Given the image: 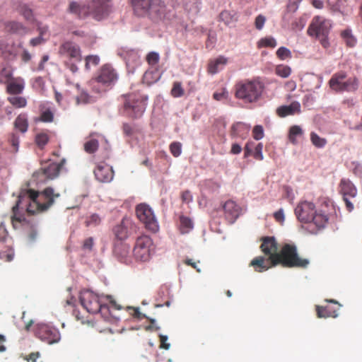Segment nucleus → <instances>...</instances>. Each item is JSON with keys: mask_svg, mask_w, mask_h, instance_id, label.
Wrapping results in <instances>:
<instances>
[{"mask_svg": "<svg viewBox=\"0 0 362 362\" xmlns=\"http://www.w3.org/2000/svg\"><path fill=\"white\" fill-rule=\"evenodd\" d=\"M170 153L175 157H178L182 153V144L180 142H173L170 145Z\"/></svg>", "mask_w": 362, "mask_h": 362, "instance_id": "4d7b16f0", "label": "nucleus"}, {"mask_svg": "<svg viewBox=\"0 0 362 362\" xmlns=\"http://www.w3.org/2000/svg\"><path fill=\"white\" fill-rule=\"evenodd\" d=\"M7 100L16 108H23L27 105V100L22 96H9Z\"/></svg>", "mask_w": 362, "mask_h": 362, "instance_id": "79ce46f5", "label": "nucleus"}, {"mask_svg": "<svg viewBox=\"0 0 362 362\" xmlns=\"http://www.w3.org/2000/svg\"><path fill=\"white\" fill-rule=\"evenodd\" d=\"M276 54V56L278 57V58H279L281 60H284L286 59L291 57V51L285 47H279L277 49Z\"/></svg>", "mask_w": 362, "mask_h": 362, "instance_id": "3c124183", "label": "nucleus"}, {"mask_svg": "<svg viewBox=\"0 0 362 362\" xmlns=\"http://www.w3.org/2000/svg\"><path fill=\"white\" fill-rule=\"evenodd\" d=\"M14 127L21 133H25L28 129V121L26 114H20L15 119Z\"/></svg>", "mask_w": 362, "mask_h": 362, "instance_id": "72a5a7b5", "label": "nucleus"}, {"mask_svg": "<svg viewBox=\"0 0 362 362\" xmlns=\"http://www.w3.org/2000/svg\"><path fill=\"white\" fill-rule=\"evenodd\" d=\"M35 333L37 337L49 344L57 343L61 339L59 330L46 324L37 325Z\"/></svg>", "mask_w": 362, "mask_h": 362, "instance_id": "4468645a", "label": "nucleus"}, {"mask_svg": "<svg viewBox=\"0 0 362 362\" xmlns=\"http://www.w3.org/2000/svg\"><path fill=\"white\" fill-rule=\"evenodd\" d=\"M18 12L27 21L33 22L34 21V14L33 10L26 4L19 6Z\"/></svg>", "mask_w": 362, "mask_h": 362, "instance_id": "58836bf2", "label": "nucleus"}, {"mask_svg": "<svg viewBox=\"0 0 362 362\" xmlns=\"http://www.w3.org/2000/svg\"><path fill=\"white\" fill-rule=\"evenodd\" d=\"M170 94L173 98H180L185 95V89L183 88L181 82H173V87L170 90Z\"/></svg>", "mask_w": 362, "mask_h": 362, "instance_id": "c03bdc74", "label": "nucleus"}, {"mask_svg": "<svg viewBox=\"0 0 362 362\" xmlns=\"http://www.w3.org/2000/svg\"><path fill=\"white\" fill-rule=\"evenodd\" d=\"M8 141L13 147V151L14 152H17L18 151L19 142H20L18 135H17L16 133L11 134V135L8 138Z\"/></svg>", "mask_w": 362, "mask_h": 362, "instance_id": "5fc2aeb1", "label": "nucleus"}, {"mask_svg": "<svg viewBox=\"0 0 362 362\" xmlns=\"http://www.w3.org/2000/svg\"><path fill=\"white\" fill-rule=\"evenodd\" d=\"M250 266L252 267L255 272H262L267 271L272 267L275 265L272 264L271 259H265L263 256H259L254 258L250 263Z\"/></svg>", "mask_w": 362, "mask_h": 362, "instance_id": "b1692460", "label": "nucleus"}, {"mask_svg": "<svg viewBox=\"0 0 362 362\" xmlns=\"http://www.w3.org/2000/svg\"><path fill=\"white\" fill-rule=\"evenodd\" d=\"M128 309L130 310V315H132L134 318L141 320L144 318H147V317L142 314L139 308H128Z\"/></svg>", "mask_w": 362, "mask_h": 362, "instance_id": "e2e57ef3", "label": "nucleus"}, {"mask_svg": "<svg viewBox=\"0 0 362 362\" xmlns=\"http://www.w3.org/2000/svg\"><path fill=\"white\" fill-rule=\"evenodd\" d=\"M295 214L298 219L303 223H313L317 228H322L328 221L327 215L317 212L313 203L301 202L295 209Z\"/></svg>", "mask_w": 362, "mask_h": 362, "instance_id": "423d86ee", "label": "nucleus"}, {"mask_svg": "<svg viewBox=\"0 0 362 362\" xmlns=\"http://www.w3.org/2000/svg\"><path fill=\"white\" fill-rule=\"evenodd\" d=\"M102 221L101 217L98 214H92L87 216L85 221L86 227H95L100 224Z\"/></svg>", "mask_w": 362, "mask_h": 362, "instance_id": "49530a36", "label": "nucleus"}, {"mask_svg": "<svg viewBox=\"0 0 362 362\" xmlns=\"http://www.w3.org/2000/svg\"><path fill=\"white\" fill-rule=\"evenodd\" d=\"M106 300L109 301L110 305H107L110 310V314H109V318L105 319L106 321L113 322L119 319V317L115 316L112 313L113 310H119L122 309V306L117 303V302L112 299L111 296H106Z\"/></svg>", "mask_w": 362, "mask_h": 362, "instance_id": "c9c22d12", "label": "nucleus"}, {"mask_svg": "<svg viewBox=\"0 0 362 362\" xmlns=\"http://www.w3.org/2000/svg\"><path fill=\"white\" fill-rule=\"evenodd\" d=\"M134 228V224L132 221L124 217L121 222L113 228L112 232L117 240L123 241L131 235Z\"/></svg>", "mask_w": 362, "mask_h": 362, "instance_id": "dca6fc26", "label": "nucleus"}, {"mask_svg": "<svg viewBox=\"0 0 362 362\" xmlns=\"http://www.w3.org/2000/svg\"><path fill=\"white\" fill-rule=\"evenodd\" d=\"M95 178L101 182H109L114 177L112 168L105 163H98L94 170Z\"/></svg>", "mask_w": 362, "mask_h": 362, "instance_id": "a211bd4d", "label": "nucleus"}, {"mask_svg": "<svg viewBox=\"0 0 362 362\" xmlns=\"http://www.w3.org/2000/svg\"><path fill=\"white\" fill-rule=\"evenodd\" d=\"M359 88V79L356 76H351L346 78L344 81L341 93H354L357 91Z\"/></svg>", "mask_w": 362, "mask_h": 362, "instance_id": "c756f323", "label": "nucleus"}, {"mask_svg": "<svg viewBox=\"0 0 362 362\" xmlns=\"http://www.w3.org/2000/svg\"><path fill=\"white\" fill-rule=\"evenodd\" d=\"M112 0H90L88 4V16L100 21L107 17L111 11Z\"/></svg>", "mask_w": 362, "mask_h": 362, "instance_id": "f8f14e48", "label": "nucleus"}, {"mask_svg": "<svg viewBox=\"0 0 362 362\" xmlns=\"http://www.w3.org/2000/svg\"><path fill=\"white\" fill-rule=\"evenodd\" d=\"M264 85L257 79H245L235 85V96L245 103L256 102L261 96Z\"/></svg>", "mask_w": 362, "mask_h": 362, "instance_id": "39448f33", "label": "nucleus"}, {"mask_svg": "<svg viewBox=\"0 0 362 362\" xmlns=\"http://www.w3.org/2000/svg\"><path fill=\"white\" fill-rule=\"evenodd\" d=\"M341 36L344 40L347 46L353 47L356 43V39L351 34V31L349 29L344 30L341 32Z\"/></svg>", "mask_w": 362, "mask_h": 362, "instance_id": "37998d69", "label": "nucleus"}, {"mask_svg": "<svg viewBox=\"0 0 362 362\" xmlns=\"http://www.w3.org/2000/svg\"><path fill=\"white\" fill-rule=\"evenodd\" d=\"M122 130L123 133L127 136H132L135 133L136 130L133 125L128 124V123H124L122 125Z\"/></svg>", "mask_w": 362, "mask_h": 362, "instance_id": "052dcab7", "label": "nucleus"}, {"mask_svg": "<svg viewBox=\"0 0 362 362\" xmlns=\"http://www.w3.org/2000/svg\"><path fill=\"white\" fill-rule=\"evenodd\" d=\"M59 54L69 60L65 64L72 73L78 71V66L73 62H80L82 59L81 50L78 45L71 41H66L60 45Z\"/></svg>", "mask_w": 362, "mask_h": 362, "instance_id": "9d476101", "label": "nucleus"}, {"mask_svg": "<svg viewBox=\"0 0 362 362\" xmlns=\"http://www.w3.org/2000/svg\"><path fill=\"white\" fill-rule=\"evenodd\" d=\"M346 76V73L343 71L334 74L328 82L330 89L336 93H341L342 86Z\"/></svg>", "mask_w": 362, "mask_h": 362, "instance_id": "4be33fe9", "label": "nucleus"}, {"mask_svg": "<svg viewBox=\"0 0 362 362\" xmlns=\"http://www.w3.org/2000/svg\"><path fill=\"white\" fill-rule=\"evenodd\" d=\"M273 257L274 265L281 264L284 267L305 269L310 264L308 259L302 258L298 255L296 246L291 244H285L279 254Z\"/></svg>", "mask_w": 362, "mask_h": 362, "instance_id": "7ed1b4c3", "label": "nucleus"}, {"mask_svg": "<svg viewBox=\"0 0 362 362\" xmlns=\"http://www.w3.org/2000/svg\"><path fill=\"white\" fill-rule=\"evenodd\" d=\"M219 18L220 20L227 25L238 21V18L235 13L227 10L223 11L220 13Z\"/></svg>", "mask_w": 362, "mask_h": 362, "instance_id": "4c0bfd02", "label": "nucleus"}, {"mask_svg": "<svg viewBox=\"0 0 362 362\" xmlns=\"http://www.w3.org/2000/svg\"><path fill=\"white\" fill-rule=\"evenodd\" d=\"M66 160L63 158L59 163L54 162L49 163L36 172L34 174V177L40 181H45L47 179H54L58 176Z\"/></svg>", "mask_w": 362, "mask_h": 362, "instance_id": "2eb2a0df", "label": "nucleus"}, {"mask_svg": "<svg viewBox=\"0 0 362 362\" xmlns=\"http://www.w3.org/2000/svg\"><path fill=\"white\" fill-rule=\"evenodd\" d=\"M263 145L262 143H259L255 147V150L252 153L253 157L258 160H262L264 158L262 154Z\"/></svg>", "mask_w": 362, "mask_h": 362, "instance_id": "bf43d9fd", "label": "nucleus"}, {"mask_svg": "<svg viewBox=\"0 0 362 362\" xmlns=\"http://www.w3.org/2000/svg\"><path fill=\"white\" fill-rule=\"evenodd\" d=\"M69 11L77 15L79 18H84L88 16L87 5L81 6L76 1H72L70 3L69 6Z\"/></svg>", "mask_w": 362, "mask_h": 362, "instance_id": "2f4dec72", "label": "nucleus"}, {"mask_svg": "<svg viewBox=\"0 0 362 362\" xmlns=\"http://www.w3.org/2000/svg\"><path fill=\"white\" fill-rule=\"evenodd\" d=\"M80 302L89 313H100L104 319L109 318L110 310L104 302V297H100L93 291L86 290L80 294Z\"/></svg>", "mask_w": 362, "mask_h": 362, "instance_id": "6e6552de", "label": "nucleus"}, {"mask_svg": "<svg viewBox=\"0 0 362 362\" xmlns=\"http://www.w3.org/2000/svg\"><path fill=\"white\" fill-rule=\"evenodd\" d=\"M252 136L255 140H260L264 137V129L262 126L256 125L252 129Z\"/></svg>", "mask_w": 362, "mask_h": 362, "instance_id": "13d9d810", "label": "nucleus"}, {"mask_svg": "<svg viewBox=\"0 0 362 362\" xmlns=\"http://www.w3.org/2000/svg\"><path fill=\"white\" fill-rule=\"evenodd\" d=\"M223 210L227 218L233 221L236 219L240 214L239 206L233 200H228L223 205Z\"/></svg>", "mask_w": 362, "mask_h": 362, "instance_id": "c85d7f7f", "label": "nucleus"}, {"mask_svg": "<svg viewBox=\"0 0 362 362\" xmlns=\"http://www.w3.org/2000/svg\"><path fill=\"white\" fill-rule=\"evenodd\" d=\"M40 117L35 118V122L51 123L54 121V108L48 103H42L39 105Z\"/></svg>", "mask_w": 362, "mask_h": 362, "instance_id": "aec40b11", "label": "nucleus"}, {"mask_svg": "<svg viewBox=\"0 0 362 362\" xmlns=\"http://www.w3.org/2000/svg\"><path fill=\"white\" fill-rule=\"evenodd\" d=\"M180 230L182 234L189 233L193 228V222L192 221L185 216H181L180 217Z\"/></svg>", "mask_w": 362, "mask_h": 362, "instance_id": "e433bc0d", "label": "nucleus"}, {"mask_svg": "<svg viewBox=\"0 0 362 362\" xmlns=\"http://www.w3.org/2000/svg\"><path fill=\"white\" fill-rule=\"evenodd\" d=\"M250 130V125L243 122H236L231 127L230 134L233 137L245 139Z\"/></svg>", "mask_w": 362, "mask_h": 362, "instance_id": "cd10ccee", "label": "nucleus"}, {"mask_svg": "<svg viewBox=\"0 0 362 362\" xmlns=\"http://www.w3.org/2000/svg\"><path fill=\"white\" fill-rule=\"evenodd\" d=\"M310 141L316 148H324L327 143L326 139L320 137L315 132L310 133Z\"/></svg>", "mask_w": 362, "mask_h": 362, "instance_id": "a18cd8bd", "label": "nucleus"}, {"mask_svg": "<svg viewBox=\"0 0 362 362\" xmlns=\"http://www.w3.org/2000/svg\"><path fill=\"white\" fill-rule=\"evenodd\" d=\"M159 59V54L155 52L148 53L146 57L148 64L152 66L156 65L158 63Z\"/></svg>", "mask_w": 362, "mask_h": 362, "instance_id": "864d4df0", "label": "nucleus"}, {"mask_svg": "<svg viewBox=\"0 0 362 362\" xmlns=\"http://www.w3.org/2000/svg\"><path fill=\"white\" fill-rule=\"evenodd\" d=\"M303 131L298 125H293L289 128L288 134V139L293 145L298 144V139L303 136Z\"/></svg>", "mask_w": 362, "mask_h": 362, "instance_id": "7c9ffc66", "label": "nucleus"}, {"mask_svg": "<svg viewBox=\"0 0 362 362\" xmlns=\"http://www.w3.org/2000/svg\"><path fill=\"white\" fill-rule=\"evenodd\" d=\"M152 240L148 235H141L136 238L133 254L135 259L140 262H146L150 259Z\"/></svg>", "mask_w": 362, "mask_h": 362, "instance_id": "ddd939ff", "label": "nucleus"}, {"mask_svg": "<svg viewBox=\"0 0 362 362\" xmlns=\"http://www.w3.org/2000/svg\"><path fill=\"white\" fill-rule=\"evenodd\" d=\"M332 24L329 20L325 19L321 16H315L312 20L307 33L311 37H315L320 41L321 45L327 48L329 43L328 41V35L329 33Z\"/></svg>", "mask_w": 362, "mask_h": 362, "instance_id": "1a4fd4ad", "label": "nucleus"}, {"mask_svg": "<svg viewBox=\"0 0 362 362\" xmlns=\"http://www.w3.org/2000/svg\"><path fill=\"white\" fill-rule=\"evenodd\" d=\"M276 46V41L272 37H266L262 38L257 42V47L259 48H261V47H271V48H274Z\"/></svg>", "mask_w": 362, "mask_h": 362, "instance_id": "de8ad7c7", "label": "nucleus"}, {"mask_svg": "<svg viewBox=\"0 0 362 362\" xmlns=\"http://www.w3.org/2000/svg\"><path fill=\"white\" fill-rule=\"evenodd\" d=\"M4 31L11 34H16L18 35H25L28 33V29L24 26L21 23L8 21L3 23Z\"/></svg>", "mask_w": 362, "mask_h": 362, "instance_id": "412c9836", "label": "nucleus"}, {"mask_svg": "<svg viewBox=\"0 0 362 362\" xmlns=\"http://www.w3.org/2000/svg\"><path fill=\"white\" fill-rule=\"evenodd\" d=\"M328 5L334 11H339L341 8L340 0H327Z\"/></svg>", "mask_w": 362, "mask_h": 362, "instance_id": "338daca9", "label": "nucleus"}, {"mask_svg": "<svg viewBox=\"0 0 362 362\" xmlns=\"http://www.w3.org/2000/svg\"><path fill=\"white\" fill-rule=\"evenodd\" d=\"M137 218L142 222L145 228L153 233L158 230V223L152 209L146 204H140L136 208Z\"/></svg>", "mask_w": 362, "mask_h": 362, "instance_id": "9b49d317", "label": "nucleus"}, {"mask_svg": "<svg viewBox=\"0 0 362 362\" xmlns=\"http://www.w3.org/2000/svg\"><path fill=\"white\" fill-rule=\"evenodd\" d=\"M147 99L146 96L139 93L123 95L121 114L134 119L140 118L146 110Z\"/></svg>", "mask_w": 362, "mask_h": 362, "instance_id": "0eeeda50", "label": "nucleus"}, {"mask_svg": "<svg viewBox=\"0 0 362 362\" xmlns=\"http://www.w3.org/2000/svg\"><path fill=\"white\" fill-rule=\"evenodd\" d=\"M228 97V92L226 88H223L220 92H215L213 94V98L217 101H221L223 99H227Z\"/></svg>", "mask_w": 362, "mask_h": 362, "instance_id": "680f3d73", "label": "nucleus"}, {"mask_svg": "<svg viewBox=\"0 0 362 362\" xmlns=\"http://www.w3.org/2000/svg\"><path fill=\"white\" fill-rule=\"evenodd\" d=\"M24 88L25 81L22 78H13L6 85V92L11 95H19L23 93Z\"/></svg>", "mask_w": 362, "mask_h": 362, "instance_id": "bb28decb", "label": "nucleus"}, {"mask_svg": "<svg viewBox=\"0 0 362 362\" xmlns=\"http://www.w3.org/2000/svg\"><path fill=\"white\" fill-rule=\"evenodd\" d=\"M25 194L28 199L26 211L30 214L46 211L54 204V199L60 196L59 193H54L52 187H47L42 192L29 189Z\"/></svg>", "mask_w": 362, "mask_h": 362, "instance_id": "f03ea898", "label": "nucleus"}, {"mask_svg": "<svg viewBox=\"0 0 362 362\" xmlns=\"http://www.w3.org/2000/svg\"><path fill=\"white\" fill-rule=\"evenodd\" d=\"M300 112V105L298 102H293L289 105H282L276 109V114L280 117H285Z\"/></svg>", "mask_w": 362, "mask_h": 362, "instance_id": "a878e982", "label": "nucleus"}, {"mask_svg": "<svg viewBox=\"0 0 362 362\" xmlns=\"http://www.w3.org/2000/svg\"><path fill=\"white\" fill-rule=\"evenodd\" d=\"M134 14L138 17L148 18L158 22L163 20L166 13L164 0H129Z\"/></svg>", "mask_w": 362, "mask_h": 362, "instance_id": "f257e3e1", "label": "nucleus"}, {"mask_svg": "<svg viewBox=\"0 0 362 362\" xmlns=\"http://www.w3.org/2000/svg\"><path fill=\"white\" fill-rule=\"evenodd\" d=\"M86 68L90 69V65L96 66L100 62V58L97 55H88L86 57Z\"/></svg>", "mask_w": 362, "mask_h": 362, "instance_id": "6e6d98bb", "label": "nucleus"}, {"mask_svg": "<svg viewBox=\"0 0 362 362\" xmlns=\"http://www.w3.org/2000/svg\"><path fill=\"white\" fill-rule=\"evenodd\" d=\"M275 73L282 78H287L290 76L291 69L287 65L280 64L276 66Z\"/></svg>", "mask_w": 362, "mask_h": 362, "instance_id": "09e8293b", "label": "nucleus"}, {"mask_svg": "<svg viewBox=\"0 0 362 362\" xmlns=\"http://www.w3.org/2000/svg\"><path fill=\"white\" fill-rule=\"evenodd\" d=\"M262 244L260 245L261 250L264 255L271 259L272 264L274 265V255L279 254L278 245L274 237H263L262 238Z\"/></svg>", "mask_w": 362, "mask_h": 362, "instance_id": "6ab92c4d", "label": "nucleus"}, {"mask_svg": "<svg viewBox=\"0 0 362 362\" xmlns=\"http://www.w3.org/2000/svg\"><path fill=\"white\" fill-rule=\"evenodd\" d=\"M339 189V192L342 194L343 197H349L354 198L357 194V189L356 187L349 179H341Z\"/></svg>", "mask_w": 362, "mask_h": 362, "instance_id": "393cba45", "label": "nucleus"}, {"mask_svg": "<svg viewBox=\"0 0 362 362\" xmlns=\"http://www.w3.org/2000/svg\"><path fill=\"white\" fill-rule=\"evenodd\" d=\"M49 141V137L47 134L40 133L37 134L35 137V142L38 146L42 148L45 146Z\"/></svg>", "mask_w": 362, "mask_h": 362, "instance_id": "603ef678", "label": "nucleus"}, {"mask_svg": "<svg viewBox=\"0 0 362 362\" xmlns=\"http://www.w3.org/2000/svg\"><path fill=\"white\" fill-rule=\"evenodd\" d=\"M13 78H12V72L8 68H4L0 71V83L8 84Z\"/></svg>", "mask_w": 362, "mask_h": 362, "instance_id": "8fccbe9b", "label": "nucleus"}, {"mask_svg": "<svg viewBox=\"0 0 362 362\" xmlns=\"http://www.w3.org/2000/svg\"><path fill=\"white\" fill-rule=\"evenodd\" d=\"M21 196L19 197V199L16 204L12 207L13 215L11 216V223L13 228H16L18 227V224H21L25 221V218L22 216H18V211L19 208V205L21 203Z\"/></svg>", "mask_w": 362, "mask_h": 362, "instance_id": "f704fd0d", "label": "nucleus"}, {"mask_svg": "<svg viewBox=\"0 0 362 362\" xmlns=\"http://www.w3.org/2000/svg\"><path fill=\"white\" fill-rule=\"evenodd\" d=\"M99 146V143L98 139L94 138H88L86 141L84 143L83 147L84 150L88 153H95Z\"/></svg>", "mask_w": 362, "mask_h": 362, "instance_id": "ea45409f", "label": "nucleus"}, {"mask_svg": "<svg viewBox=\"0 0 362 362\" xmlns=\"http://www.w3.org/2000/svg\"><path fill=\"white\" fill-rule=\"evenodd\" d=\"M114 253L120 262L129 263L130 262V247L122 242L117 243L114 247Z\"/></svg>", "mask_w": 362, "mask_h": 362, "instance_id": "5701e85b", "label": "nucleus"}, {"mask_svg": "<svg viewBox=\"0 0 362 362\" xmlns=\"http://www.w3.org/2000/svg\"><path fill=\"white\" fill-rule=\"evenodd\" d=\"M117 71L110 64L103 65L90 81L92 90L103 93L111 89L118 80Z\"/></svg>", "mask_w": 362, "mask_h": 362, "instance_id": "20e7f679", "label": "nucleus"}, {"mask_svg": "<svg viewBox=\"0 0 362 362\" xmlns=\"http://www.w3.org/2000/svg\"><path fill=\"white\" fill-rule=\"evenodd\" d=\"M181 199L183 202L189 203L192 200V196L189 190H185L182 192Z\"/></svg>", "mask_w": 362, "mask_h": 362, "instance_id": "774afa93", "label": "nucleus"}, {"mask_svg": "<svg viewBox=\"0 0 362 362\" xmlns=\"http://www.w3.org/2000/svg\"><path fill=\"white\" fill-rule=\"evenodd\" d=\"M265 21H266V18H265V17L264 16L258 15L256 17V18H255V28L257 30L262 29V28L264 27Z\"/></svg>", "mask_w": 362, "mask_h": 362, "instance_id": "69168bd1", "label": "nucleus"}, {"mask_svg": "<svg viewBox=\"0 0 362 362\" xmlns=\"http://www.w3.org/2000/svg\"><path fill=\"white\" fill-rule=\"evenodd\" d=\"M93 102H95L94 98L83 90L76 97V105H86Z\"/></svg>", "mask_w": 362, "mask_h": 362, "instance_id": "a19ab883", "label": "nucleus"}, {"mask_svg": "<svg viewBox=\"0 0 362 362\" xmlns=\"http://www.w3.org/2000/svg\"><path fill=\"white\" fill-rule=\"evenodd\" d=\"M326 300L327 302L334 303L335 305V306L316 305L315 310H316L317 317H319V318H327V317L335 318V317H337L338 316V311L341 305L335 300Z\"/></svg>", "mask_w": 362, "mask_h": 362, "instance_id": "f3484780", "label": "nucleus"}, {"mask_svg": "<svg viewBox=\"0 0 362 362\" xmlns=\"http://www.w3.org/2000/svg\"><path fill=\"white\" fill-rule=\"evenodd\" d=\"M351 165L353 166V168H352L353 173L356 176L361 177H362V165L357 162H353L351 163Z\"/></svg>", "mask_w": 362, "mask_h": 362, "instance_id": "0e129e2a", "label": "nucleus"}, {"mask_svg": "<svg viewBox=\"0 0 362 362\" xmlns=\"http://www.w3.org/2000/svg\"><path fill=\"white\" fill-rule=\"evenodd\" d=\"M227 58L219 56L214 60L211 61L208 65V72L211 74H215L218 71L219 66H224L227 64Z\"/></svg>", "mask_w": 362, "mask_h": 362, "instance_id": "473e14b6", "label": "nucleus"}]
</instances>
